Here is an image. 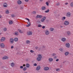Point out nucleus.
Segmentation results:
<instances>
[{"mask_svg": "<svg viewBox=\"0 0 73 73\" xmlns=\"http://www.w3.org/2000/svg\"><path fill=\"white\" fill-rule=\"evenodd\" d=\"M25 1H26V2H28V1H29V0H25Z\"/></svg>", "mask_w": 73, "mask_h": 73, "instance_id": "nucleus-53", "label": "nucleus"}, {"mask_svg": "<svg viewBox=\"0 0 73 73\" xmlns=\"http://www.w3.org/2000/svg\"><path fill=\"white\" fill-rule=\"evenodd\" d=\"M9 57L7 56H5L2 58L3 60H7V59H8Z\"/></svg>", "mask_w": 73, "mask_h": 73, "instance_id": "nucleus-9", "label": "nucleus"}, {"mask_svg": "<svg viewBox=\"0 0 73 73\" xmlns=\"http://www.w3.org/2000/svg\"><path fill=\"white\" fill-rule=\"evenodd\" d=\"M34 66H37V64L36 63H35L34 64Z\"/></svg>", "mask_w": 73, "mask_h": 73, "instance_id": "nucleus-50", "label": "nucleus"}, {"mask_svg": "<svg viewBox=\"0 0 73 73\" xmlns=\"http://www.w3.org/2000/svg\"><path fill=\"white\" fill-rule=\"evenodd\" d=\"M10 42L11 44H13V39L11 38L10 39Z\"/></svg>", "mask_w": 73, "mask_h": 73, "instance_id": "nucleus-8", "label": "nucleus"}, {"mask_svg": "<svg viewBox=\"0 0 73 73\" xmlns=\"http://www.w3.org/2000/svg\"><path fill=\"white\" fill-rule=\"evenodd\" d=\"M36 17H37V18H39L40 19H41V18H42V16L40 15H37L36 16Z\"/></svg>", "mask_w": 73, "mask_h": 73, "instance_id": "nucleus-19", "label": "nucleus"}, {"mask_svg": "<svg viewBox=\"0 0 73 73\" xmlns=\"http://www.w3.org/2000/svg\"><path fill=\"white\" fill-rule=\"evenodd\" d=\"M14 48V46H11V49H12V48Z\"/></svg>", "mask_w": 73, "mask_h": 73, "instance_id": "nucleus-51", "label": "nucleus"}, {"mask_svg": "<svg viewBox=\"0 0 73 73\" xmlns=\"http://www.w3.org/2000/svg\"><path fill=\"white\" fill-rule=\"evenodd\" d=\"M56 5H58V6L59 5H60V3H57L56 4Z\"/></svg>", "mask_w": 73, "mask_h": 73, "instance_id": "nucleus-43", "label": "nucleus"}, {"mask_svg": "<svg viewBox=\"0 0 73 73\" xmlns=\"http://www.w3.org/2000/svg\"><path fill=\"white\" fill-rule=\"evenodd\" d=\"M64 24L65 25L67 26V25H68L69 24V22L68 21H66L64 22Z\"/></svg>", "mask_w": 73, "mask_h": 73, "instance_id": "nucleus-4", "label": "nucleus"}, {"mask_svg": "<svg viewBox=\"0 0 73 73\" xmlns=\"http://www.w3.org/2000/svg\"><path fill=\"white\" fill-rule=\"evenodd\" d=\"M68 4V3H65V5H67V4Z\"/></svg>", "mask_w": 73, "mask_h": 73, "instance_id": "nucleus-57", "label": "nucleus"}, {"mask_svg": "<svg viewBox=\"0 0 73 73\" xmlns=\"http://www.w3.org/2000/svg\"><path fill=\"white\" fill-rule=\"evenodd\" d=\"M66 15L67 17H70L71 16V14L70 13V12H68L66 13Z\"/></svg>", "mask_w": 73, "mask_h": 73, "instance_id": "nucleus-2", "label": "nucleus"}, {"mask_svg": "<svg viewBox=\"0 0 73 73\" xmlns=\"http://www.w3.org/2000/svg\"><path fill=\"white\" fill-rule=\"evenodd\" d=\"M30 52H31V53H33V52H34V51H33V50H31Z\"/></svg>", "mask_w": 73, "mask_h": 73, "instance_id": "nucleus-45", "label": "nucleus"}, {"mask_svg": "<svg viewBox=\"0 0 73 73\" xmlns=\"http://www.w3.org/2000/svg\"><path fill=\"white\" fill-rule=\"evenodd\" d=\"M17 3L18 4H19V5H20V4L22 3V2L21 1L19 0L17 1Z\"/></svg>", "mask_w": 73, "mask_h": 73, "instance_id": "nucleus-16", "label": "nucleus"}, {"mask_svg": "<svg viewBox=\"0 0 73 73\" xmlns=\"http://www.w3.org/2000/svg\"><path fill=\"white\" fill-rule=\"evenodd\" d=\"M49 69V68L48 67H45L44 68V70L45 71H47Z\"/></svg>", "mask_w": 73, "mask_h": 73, "instance_id": "nucleus-6", "label": "nucleus"}, {"mask_svg": "<svg viewBox=\"0 0 73 73\" xmlns=\"http://www.w3.org/2000/svg\"><path fill=\"white\" fill-rule=\"evenodd\" d=\"M33 14H36V12L35 11H34L33 12Z\"/></svg>", "mask_w": 73, "mask_h": 73, "instance_id": "nucleus-39", "label": "nucleus"}, {"mask_svg": "<svg viewBox=\"0 0 73 73\" xmlns=\"http://www.w3.org/2000/svg\"><path fill=\"white\" fill-rule=\"evenodd\" d=\"M64 54H65V56H68V54H69V52L68 51L66 52H65Z\"/></svg>", "mask_w": 73, "mask_h": 73, "instance_id": "nucleus-27", "label": "nucleus"}, {"mask_svg": "<svg viewBox=\"0 0 73 73\" xmlns=\"http://www.w3.org/2000/svg\"><path fill=\"white\" fill-rule=\"evenodd\" d=\"M26 66L27 67V68H29L30 66V65H29L28 63H27L26 64Z\"/></svg>", "mask_w": 73, "mask_h": 73, "instance_id": "nucleus-28", "label": "nucleus"}, {"mask_svg": "<svg viewBox=\"0 0 73 73\" xmlns=\"http://www.w3.org/2000/svg\"><path fill=\"white\" fill-rule=\"evenodd\" d=\"M5 13L6 14H8L9 13V10H6L5 11Z\"/></svg>", "mask_w": 73, "mask_h": 73, "instance_id": "nucleus-26", "label": "nucleus"}, {"mask_svg": "<svg viewBox=\"0 0 73 73\" xmlns=\"http://www.w3.org/2000/svg\"><path fill=\"white\" fill-rule=\"evenodd\" d=\"M61 40L62 42H65V41H66V38H62L61 39Z\"/></svg>", "mask_w": 73, "mask_h": 73, "instance_id": "nucleus-15", "label": "nucleus"}, {"mask_svg": "<svg viewBox=\"0 0 73 73\" xmlns=\"http://www.w3.org/2000/svg\"><path fill=\"white\" fill-rule=\"evenodd\" d=\"M14 35L15 36H18V35H19V32L17 31L15 32Z\"/></svg>", "mask_w": 73, "mask_h": 73, "instance_id": "nucleus-22", "label": "nucleus"}, {"mask_svg": "<svg viewBox=\"0 0 73 73\" xmlns=\"http://www.w3.org/2000/svg\"><path fill=\"white\" fill-rule=\"evenodd\" d=\"M3 30L4 32H6V31H7V29L5 27L3 29Z\"/></svg>", "mask_w": 73, "mask_h": 73, "instance_id": "nucleus-31", "label": "nucleus"}, {"mask_svg": "<svg viewBox=\"0 0 73 73\" xmlns=\"http://www.w3.org/2000/svg\"><path fill=\"white\" fill-rule=\"evenodd\" d=\"M60 27H61V28H62L63 27H62V26H61Z\"/></svg>", "mask_w": 73, "mask_h": 73, "instance_id": "nucleus-60", "label": "nucleus"}, {"mask_svg": "<svg viewBox=\"0 0 73 73\" xmlns=\"http://www.w3.org/2000/svg\"><path fill=\"white\" fill-rule=\"evenodd\" d=\"M18 30L19 33H24V32H23V31L21 30L20 29H18Z\"/></svg>", "mask_w": 73, "mask_h": 73, "instance_id": "nucleus-23", "label": "nucleus"}, {"mask_svg": "<svg viewBox=\"0 0 73 73\" xmlns=\"http://www.w3.org/2000/svg\"><path fill=\"white\" fill-rule=\"evenodd\" d=\"M38 27H42V25H38Z\"/></svg>", "mask_w": 73, "mask_h": 73, "instance_id": "nucleus-38", "label": "nucleus"}, {"mask_svg": "<svg viewBox=\"0 0 73 73\" xmlns=\"http://www.w3.org/2000/svg\"><path fill=\"white\" fill-rule=\"evenodd\" d=\"M11 16L12 17H15V15L13 14V15H12Z\"/></svg>", "mask_w": 73, "mask_h": 73, "instance_id": "nucleus-40", "label": "nucleus"}, {"mask_svg": "<svg viewBox=\"0 0 73 73\" xmlns=\"http://www.w3.org/2000/svg\"><path fill=\"white\" fill-rule=\"evenodd\" d=\"M66 33L67 35H68V36H70L71 35V32H70V31H67L66 32Z\"/></svg>", "mask_w": 73, "mask_h": 73, "instance_id": "nucleus-17", "label": "nucleus"}, {"mask_svg": "<svg viewBox=\"0 0 73 73\" xmlns=\"http://www.w3.org/2000/svg\"><path fill=\"white\" fill-rule=\"evenodd\" d=\"M45 19H46V17H44L41 19V22H44L45 20Z\"/></svg>", "mask_w": 73, "mask_h": 73, "instance_id": "nucleus-7", "label": "nucleus"}, {"mask_svg": "<svg viewBox=\"0 0 73 73\" xmlns=\"http://www.w3.org/2000/svg\"><path fill=\"white\" fill-rule=\"evenodd\" d=\"M66 19V17H63L62 18V20H65Z\"/></svg>", "mask_w": 73, "mask_h": 73, "instance_id": "nucleus-35", "label": "nucleus"}, {"mask_svg": "<svg viewBox=\"0 0 73 73\" xmlns=\"http://www.w3.org/2000/svg\"><path fill=\"white\" fill-rule=\"evenodd\" d=\"M53 59L52 58H50L48 59V61L49 62H52V61H53Z\"/></svg>", "mask_w": 73, "mask_h": 73, "instance_id": "nucleus-20", "label": "nucleus"}, {"mask_svg": "<svg viewBox=\"0 0 73 73\" xmlns=\"http://www.w3.org/2000/svg\"><path fill=\"white\" fill-rule=\"evenodd\" d=\"M42 29H44V28H45V27L44 26H43L42 27Z\"/></svg>", "mask_w": 73, "mask_h": 73, "instance_id": "nucleus-48", "label": "nucleus"}, {"mask_svg": "<svg viewBox=\"0 0 73 73\" xmlns=\"http://www.w3.org/2000/svg\"><path fill=\"white\" fill-rule=\"evenodd\" d=\"M38 57L36 58L37 61H40L41 60V58H42V55L41 54H38Z\"/></svg>", "mask_w": 73, "mask_h": 73, "instance_id": "nucleus-1", "label": "nucleus"}, {"mask_svg": "<svg viewBox=\"0 0 73 73\" xmlns=\"http://www.w3.org/2000/svg\"><path fill=\"white\" fill-rule=\"evenodd\" d=\"M13 21H10L9 22V24L11 25L13 24Z\"/></svg>", "mask_w": 73, "mask_h": 73, "instance_id": "nucleus-30", "label": "nucleus"}, {"mask_svg": "<svg viewBox=\"0 0 73 73\" xmlns=\"http://www.w3.org/2000/svg\"><path fill=\"white\" fill-rule=\"evenodd\" d=\"M59 61V60L58 59H57L56 60V61Z\"/></svg>", "mask_w": 73, "mask_h": 73, "instance_id": "nucleus-54", "label": "nucleus"}, {"mask_svg": "<svg viewBox=\"0 0 73 73\" xmlns=\"http://www.w3.org/2000/svg\"><path fill=\"white\" fill-rule=\"evenodd\" d=\"M26 43L27 44H29L31 43V41L29 40H27L26 41Z\"/></svg>", "mask_w": 73, "mask_h": 73, "instance_id": "nucleus-24", "label": "nucleus"}, {"mask_svg": "<svg viewBox=\"0 0 73 73\" xmlns=\"http://www.w3.org/2000/svg\"><path fill=\"white\" fill-rule=\"evenodd\" d=\"M40 1L41 2L42 1H43V0H40Z\"/></svg>", "mask_w": 73, "mask_h": 73, "instance_id": "nucleus-56", "label": "nucleus"}, {"mask_svg": "<svg viewBox=\"0 0 73 73\" xmlns=\"http://www.w3.org/2000/svg\"><path fill=\"white\" fill-rule=\"evenodd\" d=\"M24 8V7H20V9H23Z\"/></svg>", "mask_w": 73, "mask_h": 73, "instance_id": "nucleus-46", "label": "nucleus"}, {"mask_svg": "<svg viewBox=\"0 0 73 73\" xmlns=\"http://www.w3.org/2000/svg\"><path fill=\"white\" fill-rule=\"evenodd\" d=\"M0 46L1 48H5V44L3 43H1L0 44Z\"/></svg>", "mask_w": 73, "mask_h": 73, "instance_id": "nucleus-3", "label": "nucleus"}, {"mask_svg": "<svg viewBox=\"0 0 73 73\" xmlns=\"http://www.w3.org/2000/svg\"><path fill=\"white\" fill-rule=\"evenodd\" d=\"M2 33H0V35H1Z\"/></svg>", "mask_w": 73, "mask_h": 73, "instance_id": "nucleus-61", "label": "nucleus"}, {"mask_svg": "<svg viewBox=\"0 0 73 73\" xmlns=\"http://www.w3.org/2000/svg\"><path fill=\"white\" fill-rule=\"evenodd\" d=\"M41 9L42 10H45V9H46V7L45 6H42L41 8Z\"/></svg>", "mask_w": 73, "mask_h": 73, "instance_id": "nucleus-29", "label": "nucleus"}, {"mask_svg": "<svg viewBox=\"0 0 73 73\" xmlns=\"http://www.w3.org/2000/svg\"><path fill=\"white\" fill-rule=\"evenodd\" d=\"M3 6L4 7H8V5H7V3H4Z\"/></svg>", "mask_w": 73, "mask_h": 73, "instance_id": "nucleus-18", "label": "nucleus"}, {"mask_svg": "<svg viewBox=\"0 0 73 73\" xmlns=\"http://www.w3.org/2000/svg\"><path fill=\"white\" fill-rule=\"evenodd\" d=\"M52 55L53 56H55V55H56V54H55V53H53V54H52Z\"/></svg>", "mask_w": 73, "mask_h": 73, "instance_id": "nucleus-42", "label": "nucleus"}, {"mask_svg": "<svg viewBox=\"0 0 73 73\" xmlns=\"http://www.w3.org/2000/svg\"><path fill=\"white\" fill-rule=\"evenodd\" d=\"M65 45L66 48H70V44L69 43H66Z\"/></svg>", "mask_w": 73, "mask_h": 73, "instance_id": "nucleus-11", "label": "nucleus"}, {"mask_svg": "<svg viewBox=\"0 0 73 73\" xmlns=\"http://www.w3.org/2000/svg\"><path fill=\"white\" fill-rule=\"evenodd\" d=\"M1 15H0V18H1Z\"/></svg>", "mask_w": 73, "mask_h": 73, "instance_id": "nucleus-59", "label": "nucleus"}, {"mask_svg": "<svg viewBox=\"0 0 73 73\" xmlns=\"http://www.w3.org/2000/svg\"><path fill=\"white\" fill-rule=\"evenodd\" d=\"M54 58H57V57L55 56V57H54Z\"/></svg>", "mask_w": 73, "mask_h": 73, "instance_id": "nucleus-62", "label": "nucleus"}, {"mask_svg": "<svg viewBox=\"0 0 73 73\" xmlns=\"http://www.w3.org/2000/svg\"><path fill=\"white\" fill-rule=\"evenodd\" d=\"M5 38L2 37L1 39V42H3L4 41H5Z\"/></svg>", "mask_w": 73, "mask_h": 73, "instance_id": "nucleus-14", "label": "nucleus"}, {"mask_svg": "<svg viewBox=\"0 0 73 73\" xmlns=\"http://www.w3.org/2000/svg\"><path fill=\"white\" fill-rule=\"evenodd\" d=\"M50 31H53L54 30V28H50Z\"/></svg>", "mask_w": 73, "mask_h": 73, "instance_id": "nucleus-33", "label": "nucleus"}, {"mask_svg": "<svg viewBox=\"0 0 73 73\" xmlns=\"http://www.w3.org/2000/svg\"><path fill=\"white\" fill-rule=\"evenodd\" d=\"M59 50L61 52H63V49L62 48H60L59 49Z\"/></svg>", "mask_w": 73, "mask_h": 73, "instance_id": "nucleus-32", "label": "nucleus"}, {"mask_svg": "<svg viewBox=\"0 0 73 73\" xmlns=\"http://www.w3.org/2000/svg\"><path fill=\"white\" fill-rule=\"evenodd\" d=\"M35 49H38V47H35Z\"/></svg>", "mask_w": 73, "mask_h": 73, "instance_id": "nucleus-52", "label": "nucleus"}, {"mask_svg": "<svg viewBox=\"0 0 73 73\" xmlns=\"http://www.w3.org/2000/svg\"><path fill=\"white\" fill-rule=\"evenodd\" d=\"M10 65L11 67H13L15 66V64L13 62H12L11 63Z\"/></svg>", "mask_w": 73, "mask_h": 73, "instance_id": "nucleus-13", "label": "nucleus"}, {"mask_svg": "<svg viewBox=\"0 0 73 73\" xmlns=\"http://www.w3.org/2000/svg\"><path fill=\"white\" fill-rule=\"evenodd\" d=\"M46 4L47 5H49V3H48V2H46Z\"/></svg>", "mask_w": 73, "mask_h": 73, "instance_id": "nucleus-41", "label": "nucleus"}, {"mask_svg": "<svg viewBox=\"0 0 73 73\" xmlns=\"http://www.w3.org/2000/svg\"><path fill=\"white\" fill-rule=\"evenodd\" d=\"M70 6L71 7H73V3H71L70 4Z\"/></svg>", "mask_w": 73, "mask_h": 73, "instance_id": "nucleus-36", "label": "nucleus"}, {"mask_svg": "<svg viewBox=\"0 0 73 73\" xmlns=\"http://www.w3.org/2000/svg\"><path fill=\"white\" fill-rule=\"evenodd\" d=\"M27 69V67H24L23 69V70L24 71H25V70H26Z\"/></svg>", "mask_w": 73, "mask_h": 73, "instance_id": "nucleus-34", "label": "nucleus"}, {"mask_svg": "<svg viewBox=\"0 0 73 73\" xmlns=\"http://www.w3.org/2000/svg\"><path fill=\"white\" fill-rule=\"evenodd\" d=\"M43 48H45V46H43Z\"/></svg>", "mask_w": 73, "mask_h": 73, "instance_id": "nucleus-58", "label": "nucleus"}, {"mask_svg": "<svg viewBox=\"0 0 73 73\" xmlns=\"http://www.w3.org/2000/svg\"><path fill=\"white\" fill-rule=\"evenodd\" d=\"M25 20H28V21L27 22V24L28 25H31V22L29 21H30V20L29 19H28V18H25Z\"/></svg>", "mask_w": 73, "mask_h": 73, "instance_id": "nucleus-12", "label": "nucleus"}, {"mask_svg": "<svg viewBox=\"0 0 73 73\" xmlns=\"http://www.w3.org/2000/svg\"><path fill=\"white\" fill-rule=\"evenodd\" d=\"M20 68H21V69H23V66H22L20 67Z\"/></svg>", "mask_w": 73, "mask_h": 73, "instance_id": "nucleus-49", "label": "nucleus"}, {"mask_svg": "<svg viewBox=\"0 0 73 73\" xmlns=\"http://www.w3.org/2000/svg\"><path fill=\"white\" fill-rule=\"evenodd\" d=\"M49 33H50L48 30H47L46 31L45 34L46 35H49Z\"/></svg>", "mask_w": 73, "mask_h": 73, "instance_id": "nucleus-10", "label": "nucleus"}, {"mask_svg": "<svg viewBox=\"0 0 73 73\" xmlns=\"http://www.w3.org/2000/svg\"><path fill=\"white\" fill-rule=\"evenodd\" d=\"M31 25H27V27H29V26H30Z\"/></svg>", "mask_w": 73, "mask_h": 73, "instance_id": "nucleus-47", "label": "nucleus"}, {"mask_svg": "<svg viewBox=\"0 0 73 73\" xmlns=\"http://www.w3.org/2000/svg\"><path fill=\"white\" fill-rule=\"evenodd\" d=\"M41 68V67H40V66H37L36 68V70H39L40 69V68Z\"/></svg>", "mask_w": 73, "mask_h": 73, "instance_id": "nucleus-21", "label": "nucleus"}, {"mask_svg": "<svg viewBox=\"0 0 73 73\" xmlns=\"http://www.w3.org/2000/svg\"><path fill=\"white\" fill-rule=\"evenodd\" d=\"M32 32L31 31H28L27 33V34L28 36H31V35H32Z\"/></svg>", "mask_w": 73, "mask_h": 73, "instance_id": "nucleus-5", "label": "nucleus"}, {"mask_svg": "<svg viewBox=\"0 0 73 73\" xmlns=\"http://www.w3.org/2000/svg\"><path fill=\"white\" fill-rule=\"evenodd\" d=\"M14 41L15 42L18 41V38H15L14 39Z\"/></svg>", "mask_w": 73, "mask_h": 73, "instance_id": "nucleus-25", "label": "nucleus"}, {"mask_svg": "<svg viewBox=\"0 0 73 73\" xmlns=\"http://www.w3.org/2000/svg\"><path fill=\"white\" fill-rule=\"evenodd\" d=\"M49 12V9H48L45 11V13H48Z\"/></svg>", "mask_w": 73, "mask_h": 73, "instance_id": "nucleus-37", "label": "nucleus"}, {"mask_svg": "<svg viewBox=\"0 0 73 73\" xmlns=\"http://www.w3.org/2000/svg\"><path fill=\"white\" fill-rule=\"evenodd\" d=\"M56 71H59V70H60V69L59 68H57L56 69Z\"/></svg>", "mask_w": 73, "mask_h": 73, "instance_id": "nucleus-44", "label": "nucleus"}, {"mask_svg": "<svg viewBox=\"0 0 73 73\" xmlns=\"http://www.w3.org/2000/svg\"><path fill=\"white\" fill-rule=\"evenodd\" d=\"M23 66H25V64H23Z\"/></svg>", "mask_w": 73, "mask_h": 73, "instance_id": "nucleus-55", "label": "nucleus"}, {"mask_svg": "<svg viewBox=\"0 0 73 73\" xmlns=\"http://www.w3.org/2000/svg\"><path fill=\"white\" fill-rule=\"evenodd\" d=\"M39 50H40V49H39Z\"/></svg>", "mask_w": 73, "mask_h": 73, "instance_id": "nucleus-63", "label": "nucleus"}]
</instances>
